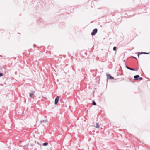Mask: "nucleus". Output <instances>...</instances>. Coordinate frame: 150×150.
Listing matches in <instances>:
<instances>
[{
	"mask_svg": "<svg viewBox=\"0 0 150 150\" xmlns=\"http://www.w3.org/2000/svg\"><path fill=\"white\" fill-rule=\"evenodd\" d=\"M149 53V52H148V53L144 52V54H148Z\"/></svg>",
	"mask_w": 150,
	"mask_h": 150,
	"instance_id": "nucleus-15",
	"label": "nucleus"
},
{
	"mask_svg": "<svg viewBox=\"0 0 150 150\" xmlns=\"http://www.w3.org/2000/svg\"><path fill=\"white\" fill-rule=\"evenodd\" d=\"M143 79L142 78V77H139V79L140 80H142Z\"/></svg>",
	"mask_w": 150,
	"mask_h": 150,
	"instance_id": "nucleus-16",
	"label": "nucleus"
},
{
	"mask_svg": "<svg viewBox=\"0 0 150 150\" xmlns=\"http://www.w3.org/2000/svg\"><path fill=\"white\" fill-rule=\"evenodd\" d=\"M96 126H95V127L96 128H98L100 126L99 125L98 123H96Z\"/></svg>",
	"mask_w": 150,
	"mask_h": 150,
	"instance_id": "nucleus-8",
	"label": "nucleus"
},
{
	"mask_svg": "<svg viewBox=\"0 0 150 150\" xmlns=\"http://www.w3.org/2000/svg\"><path fill=\"white\" fill-rule=\"evenodd\" d=\"M29 96L30 98H33L34 96V95L33 93H30L29 94Z\"/></svg>",
	"mask_w": 150,
	"mask_h": 150,
	"instance_id": "nucleus-5",
	"label": "nucleus"
},
{
	"mask_svg": "<svg viewBox=\"0 0 150 150\" xmlns=\"http://www.w3.org/2000/svg\"><path fill=\"white\" fill-rule=\"evenodd\" d=\"M47 119L45 120H41L40 121V122L41 123H46L47 122Z\"/></svg>",
	"mask_w": 150,
	"mask_h": 150,
	"instance_id": "nucleus-6",
	"label": "nucleus"
},
{
	"mask_svg": "<svg viewBox=\"0 0 150 150\" xmlns=\"http://www.w3.org/2000/svg\"><path fill=\"white\" fill-rule=\"evenodd\" d=\"M116 49V47L115 46H114L113 48V50L114 51H115Z\"/></svg>",
	"mask_w": 150,
	"mask_h": 150,
	"instance_id": "nucleus-12",
	"label": "nucleus"
},
{
	"mask_svg": "<svg viewBox=\"0 0 150 150\" xmlns=\"http://www.w3.org/2000/svg\"><path fill=\"white\" fill-rule=\"evenodd\" d=\"M59 96H57L56 98L55 99V102H54V104L55 105H56L58 103V101L59 100Z\"/></svg>",
	"mask_w": 150,
	"mask_h": 150,
	"instance_id": "nucleus-2",
	"label": "nucleus"
},
{
	"mask_svg": "<svg viewBox=\"0 0 150 150\" xmlns=\"http://www.w3.org/2000/svg\"><path fill=\"white\" fill-rule=\"evenodd\" d=\"M138 69H135V70H134V71H138Z\"/></svg>",
	"mask_w": 150,
	"mask_h": 150,
	"instance_id": "nucleus-18",
	"label": "nucleus"
},
{
	"mask_svg": "<svg viewBox=\"0 0 150 150\" xmlns=\"http://www.w3.org/2000/svg\"><path fill=\"white\" fill-rule=\"evenodd\" d=\"M139 75H136L134 76V78L135 80H138L139 78Z\"/></svg>",
	"mask_w": 150,
	"mask_h": 150,
	"instance_id": "nucleus-3",
	"label": "nucleus"
},
{
	"mask_svg": "<svg viewBox=\"0 0 150 150\" xmlns=\"http://www.w3.org/2000/svg\"><path fill=\"white\" fill-rule=\"evenodd\" d=\"M48 144V143L47 142H45L43 144V145L44 146H46Z\"/></svg>",
	"mask_w": 150,
	"mask_h": 150,
	"instance_id": "nucleus-9",
	"label": "nucleus"
},
{
	"mask_svg": "<svg viewBox=\"0 0 150 150\" xmlns=\"http://www.w3.org/2000/svg\"><path fill=\"white\" fill-rule=\"evenodd\" d=\"M107 78L110 79H113L114 78L113 77L111 76L110 75H108L107 74Z\"/></svg>",
	"mask_w": 150,
	"mask_h": 150,
	"instance_id": "nucleus-4",
	"label": "nucleus"
},
{
	"mask_svg": "<svg viewBox=\"0 0 150 150\" xmlns=\"http://www.w3.org/2000/svg\"><path fill=\"white\" fill-rule=\"evenodd\" d=\"M98 30L96 28H95L93 29V31L91 32V35L92 36L94 35L96 33H97Z\"/></svg>",
	"mask_w": 150,
	"mask_h": 150,
	"instance_id": "nucleus-1",
	"label": "nucleus"
},
{
	"mask_svg": "<svg viewBox=\"0 0 150 150\" xmlns=\"http://www.w3.org/2000/svg\"><path fill=\"white\" fill-rule=\"evenodd\" d=\"M126 67L128 69H129V70H132V71H133V70H135V69H133V68H130L129 67H128L127 66H126Z\"/></svg>",
	"mask_w": 150,
	"mask_h": 150,
	"instance_id": "nucleus-7",
	"label": "nucleus"
},
{
	"mask_svg": "<svg viewBox=\"0 0 150 150\" xmlns=\"http://www.w3.org/2000/svg\"><path fill=\"white\" fill-rule=\"evenodd\" d=\"M92 105H96V103L94 101H93L92 103Z\"/></svg>",
	"mask_w": 150,
	"mask_h": 150,
	"instance_id": "nucleus-10",
	"label": "nucleus"
},
{
	"mask_svg": "<svg viewBox=\"0 0 150 150\" xmlns=\"http://www.w3.org/2000/svg\"><path fill=\"white\" fill-rule=\"evenodd\" d=\"M132 57L133 58H134L135 59H137V58L136 57H134L133 56V57Z\"/></svg>",
	"mask_w": 150,
	"mask_h": 150,
	"instance_id": "nucleus-17",
	"label": "nucleus"
},
{
	"mask_svg": "<svg viewBox=\"0 0 150 150\" xmlns=\"http://www.w3.org/2000/svg\"><path fill=\"white\" fill-rule=\"evenodd\" d=\"M3 75V74L2 73H0V77L2 76Z\"/></svg>",
	"mask_w": 150,
	"mask_h": 150,
	"instance_id": "nucleus-13",
	"label": "nucleus"
},
{
	"mask_svg": "<svg viewBox=\"0 0 150 150\" xmlns=\"http://www.w3.org/2000/svg\"><path fill=\"white\" fill-rule=\"evenodd\" d=\"M35 46H36L34 44V47H35Z\"/></svg>",
	"mask_w": 150,
	"mask_h": 150,
	"instance_id": "nucleus-19",
	"label": "nucleus"
},
{
	"mask_svg": "<svg viewBox=\"0 0 150 150\" xmlns=\"http://www.w3.org/2000/svg\"><path fill=\"white\" fill-rule=\"evenodd\" d=\"M20 142H21V141H20Z\"/></svg>",
	"mask_w": 150,
	"mask_h": 150,
	"instance_id": "nucleus-20",
	"label": "nucleus"
},
{
	"mask_svg": "<svg viewBox=\"0 0 150 150\" xmlns=\"http://www.w3.org/2000/svg\"><path fill=\"white\" fill-rule=\"evenodd\" d=\"M144 52H141V53H139V54H138V57H139V56L140 54H144Z\"/></svg>",
	"mask_w": 150,
	"mask_h": 150,
	"instance_id": "nucleus-11",
	"label": "nucleus"
},
{
	"mask_svg": "<svg viewBox=\"0 0 150 150\" xmlns=\"http://www.w3.org/2000/svg\"><path fill=\"white\" fill-rule=\"evenodd\" d=\"M28 144H27V145H24V146H22L23 147H27L28 146Z\"/></svg>",
	"mask_w": 150,
	"mask_h": 150,
	"instance_id": "nucleus-14",
	"label": "nucleus"
}]
</instances>
